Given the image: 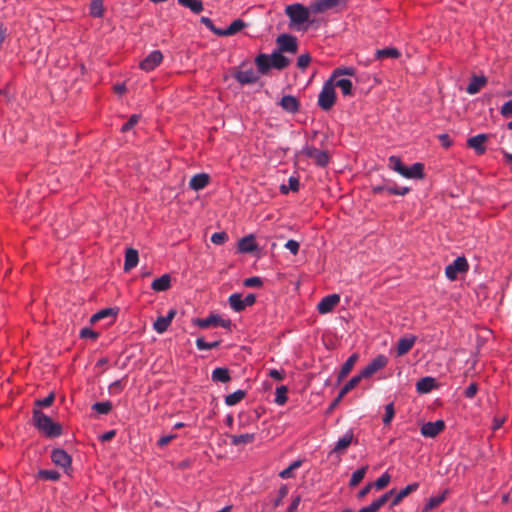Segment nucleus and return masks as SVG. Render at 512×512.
Masks as SVG:
<instances>
[{
	"label": "nucleus",
	"mask_w": 512,
	"mask_h": 512,
	"mask_svg": "<svg viewBox=\"0 0 512 512\" xmlns=\"http://www.w3.org/2000/svg\"><path fill=\"white\" fill-rule=\"evenodd\" d=\"M33 421L35 427L49 438H55L62 434V426L44 414L42 411L35 409L33 411Z\"/></svg>",
	"instance_id": "obj_1"
},
{
	"label": "nucleus",
	"mask_w": 512,
	"mask_h": 512,
	"mask_svg": "<svg viewBox=\"0 0 512 512\" xmlns=\"http://www.w3.org/2000/svg\"><path fill=\"white\" fill-rule=\"evenodd\" d=\"M285 13L290 19L289 26L291 28L301 29V25L304 23L312 24L313 20H310V14L312 10L309 7H305L300 3H294L286 6Z\"/></svg>",
	"instance_id": "obj_2"
},
{
	"label": "nucleus",
	"mask_w": 512,
	"mask_h": 512,
	"mask_svg": "<svg viewBox=\"0 0 512 512\" xmlns=\"http://www.w3.org/2000/svg\"><path fill=\"white\" fill-rule=\"evenodd\" d=\"M345 75H352V68H337L333 71L329 81L332 82L333 87L340 88L344 95H349L352 90V83L349 79L344 78Z\"/></svg>",
	"instance_id": "obj_3"
},
{
	"label": "nucleus",
	"mask_w": 512,
	"mask_h": 512,
	"mask_svg": "<svg viewBox=\"0 0 512 512\" xmlns=\"http://www.w3.org/2000/svg\"><path fill=\"white\" fill-rule=\"evenodd\" d=\"M387 358L384 355H378L368 365H366L357 376H354V387L362 380L371 377L377 371L385 367Z\"/></svg>",
	"instance_id": "obj_4"
},
{
	"label": "nucleus",
	"mask_w": 512,
	"mask_h": 512,
	"mask_svg": "<svg viewBox=\"0 0 512 512\" xmlns=\"http://www.w3.org/2000/svg\"><path fill=\"white\" fill-rule=\"evenodd\" d=\"M336 93L335 88L333 87L332 82L329 79L324 83L322 90L318 95V106L324 110L328 111L332 108L335 103Z\"/></svg>",
	"instance_id": "obj_5"
},
{
	"label": "nucleus",
	"mask_w": 512,
	"mask_h": 512,
	"mask_svg": "<svg viewBox=\"0 0 512 512\" xmlns=\"http://www.w3.org/2000/svg\"><path fill=\"white\" fill-rule=\"evenodd\" d=\"M468 269L469 264L467 259L464 256H459L451 264L446 266L445 275L449 280L455 281L459 273H466Z\"/></svg>",
	"instance_id": "obj_6"
},
{
	"label": "nucleus",
	"mask_w": 512,
	"mask_h": 512,
	"mask_svg": "<svg viewBox=\"0 0 512 512\" xmlns=\"http://www.w3.org/2000/svg\"><path fill=\"white\" fill-rule=\"evenodd\" d=\"M193 323L201 329H206L210 326H221L225 329H230L232 324L230 319H224L215 314H211L209 317L203 319H194Z\"/></svg>",
	"instance_id": "obj_7"
},
{
	"label": "nucleus",
	"mask_w": 512,
	"mask_h": 512,
	"mask_svg": "<svg viewBox=\"0 0 512 512\" xmlns=\"http://www.w3.org/2000/svg\"><path fill=\"white\" fill-rule=\"evenodd\" d=\"M301 154L312 159L316 165L325 167L329 162V154L326 151L319 150L313 146H305Z\"/></svg>",
	"instance_id": "obj_8"
},
{
	"label": "nucleus",
	"mask_w": 512,
	"mask_h": 512,
	"mask_svg": "<svg viewBox=\"0 0 512 512\" xmlns=\"http://www.w3.org/2000/svg\"><path fill=\"white\" fill-rule=\"evenodd\" d=\"M276 43L278 46V51L280 52H288V53H296L298 49L297 39L296 37L289 34H281L277 37Z\"/></svg>",
	"instance_id": "obj_9"
},
{
	"label": "nucleus",
	"mask_w": 512,
	"mask_h": 512,
	"mask_svg": "<svg viewBox=\"0 0 512 512\" xmlns=\"http://www.w3.org/2000/svg\"><path fill=\"white\" fill-rule=\"evenodd\" d=\"M347 0H316L310 4L313 14L323 13L334 7L345 5Z\"/></svg>",
	"instance_id": "obj_10"
},
{
	"label": "nucleus",
	"mask_w": 512,
	"mask_h": 512,
	"mask_svg": "<svg viewBox=\"0 0 512 512\" xmlns=\"http://www.w3.org/2000/svg\"><path fill=\"white\" fill-rule=\"evenodd\" d=\"M444 420H437L435 422L424 423L420 429L424 437L434 438L445 429Z\"/></svg>",
	"instance_id": "obj_11"
},
{
	"label": "nucleus",
	"mask_w": 512,
	"mask_h": 512,
	"mask_svg": "<svg viewBox=\"0 0 512 512\" xmlns=\"http://www.w3.org/2000/svg\"><path fill=\"white\" fill-rule=\"evenodd\" d=\"M51 460L56 466L63 468L65 471L70 468L72 461L71 456L65 450L60 448L52 451Z\"/></svg>",
	"instance_id": "obj_12"
},
{
	"label": "nucleus",
	"mask_w": 512,
	"mask_h": 512,
	"mask_svg": "<svg viewBox=\"0 0 512 512\" xmlns=\"http://www.w3.org/2000/svg\"><path fill=\"white\" fill-rule=\"evenodd\" d=\"M162 60V53L159 50H154L140 63V68L144 71L150 72L160 65Z\"/></svg>",
	"instance_id": "obj_13"
},
{
	"label": "nucleus",
	"mask_w": 512,
	"mask_h": 512,
	"mask_svg": "<svg viewBox=\"0 0 512 512\" xmlns=\"http://www.w3.org/2000/svg\"><path fill=\"white\" fill-rule=\"evenodd\" d=\"M352 443V431H348L342 438H340L335 444L333 450L330 452V456L339 458L340 455L345 453Z\"/></svg>",
	"instance_id": "obj_14"
},
{
	"label": "nucleus",
	"mask_w": 512,
	"mask_h": 512,
	"mask_svg": "<svg viewBox=\"0 0 512 512\" xmlns=\"http://www.w3.org/2000/svg\"><path fill=\"white\" fill-rule=\"evenodd\" d=\"M489 135L478 134L467 140V146L475 150L478 155H482L486 152L485 142L488 140Z\"/></svg>",
	"instance_id": "obj_15"
},
{
	"label": "nucleus",
	"mask_w": 512,
	"mask_h": 512,
	"mask_svg": "<svg viewBox=\"0 0 512 512\" xmlns=\"http://www.w3.org/2000/svg\"><path fill=\"white\" fill-rule=\"evenodd\" d=\"M340 297L338 294L328 295L318 303L317 310L320 314H326L333 310V308L338 304Z\"/></svg>",
	"instance_id": "obj_16"
},
{
	"label": "nucleus",
	"mask_w": 512,
	"mask_h": 512,
	"mask_svg": "<svg viewBox=\"0 0 512 512\" xmlns=\"http://www.w3.org/2000/svg\"><path fill=\"white\" fill-rule=\"evenodd\" d=\"M234 77L242 85L256 83L259 79V76L254 72L252 68L237 71L234 74Z\"/></svg>",
	"instance_id": "obj_17"
},
{
	"label": "nucleus",
	"mask_w": 512,
	"mask_h": 512,
	"mask_svg": "<svg viewBox=\"0 0 512 512\" xmlns=\"http://www.w3.org/2000/svg\"><path fill=\"white\" fill-rule=\"evenodd\" d=\"M279 105L283 110L288 113H296L300 109V103L298 99L292 95H285L281 98Z\"/></svg>",
	"instance_id": "obj_18"
},
{
	"label": "nucleus",
	"mask_w": 512,
	"mask_h": 512,
	"mask_svg": "<svg viewBox=\"0 0 512 512\" xmlns=\"http://www.w3.org/2000/svg\"><path fill=\"white\" fill-rule=\"evenodd\" d=\"M384 191L388 192L389 194L404 196L410 192V188L409 187H398L396 185H393V186L379 185V186H374L372 188V192L374 194H380Z\"/></svg>",
	"instance_id": "obj_19"
},
{
	"label": "nucleus",
	"mask_w": 512,
	"mask_h": 512,
	"mask_svg": "<svg viewBox=\"0 0 512 512\" xmlns=\"http://www.w3.org/2000/svg\"><path fill=\"white\" fill-rule=\"evenodd\" d=\"M402 176L409 179H423L425 177L424 164L417 162L411 167H406Z\"/></svg>",
	"instance_id": "obj_20"
},
{
	"label": "nucleus",
	"mask_w": 512,
	"mask_h": 512,
	"mask_svg": "<svg viewBox=\"0 0 512 512\" xmlns=\"http://www.w3.org/2000/svg\"><path fill=\"white\" fill-rule=\"evenodd\" d=\"M210 181V177L206 173H199L194 175L189 181V187L194 191L204 189Z\"/></svg>",
	"instance_id": "obj_21"
},
{
	"label": "nucleus",
	"mask_w": 512,
	"mask_h": 512,
	"mask_svg": "<svg viewBox=\"0 0 512 512\" xmlns=\"http://www.w3.org/2000/svg\"><path fill=\"white\" fill-rule=\"evenodd\" d=\"M416 340L417 337L414 335H411L410 337L400 338L397 343V355L403 356L407 354L414 346Z\"/></svg>",
	"instance_id": "obj_22"
},
{
	"label": "nucleus",
	"mask_w": 512,
	"mask_h": 512,
	"mask_svg": "<svg viewBox=\"0 0 512 512\" xmlns=\"http://www.w3.org/2000/svg\"><path fill=\"white\" fill-rule=\"evenodd\" d=\"M487 84V78L485 76H476L473 75L470 79V82L466 88L468 94H476L478 93L485 85Z\"/></svg>",
	"instance_id": "obj_23"
},
{
	"label": "nucleus",
	"mask_w": 512,
	"mask_h": 512,
	"mask_svg": "<svg viewBox=\"0 0 512 512\" xmlns=\"http://www.w3.org/2000/svg\"><path fill=\"white\" fill-rule=\"evenodd\" d=\"M257 249V244L253 235L241 238L238 242V250L241 253H252Z\"/></svg>",
	"instance_id": "obj_24"
},
{
	"label": "nucleus",
	"mask_w": 512,
	"mask_h": 512,
	"mask_svg": "<svg viewBox=\"0 0 512 512\" xmlns=\"http://www.w3.org/2000/svg\"><path fill=\"white\" fill-rule=\"evenodd\" d=\"M419 487V483L414 482L412 484L407 485L405 488L400 490L395 497L392 499L390 503V508L398 505L405 497H407L412 492L416 491Z\"/></svg>",
	"instance_id": "obj_25"
},
{
	"label": "nucleus",
	"mask_w": 512,
	"mask_h": 512,
	"mask_svg": "<svg viewBox=\"0 0 512 512\" xmlns=\"http://www.w3.org/2000/svg\"><path fill=\"white\" fill-rule=\"evenodd\" d=\"M437 387L436 379L433 377L421 378L416 384V390L418 393L424 394L431 392Z\"/></svg>",
	"instance_id": "obj_26"
},
{
	"label": "nucleus",
	"mask_w": 512,
	"mask_h": 512,
	"mask_svg": "<svg viewBox=\"0 0 512 512\" xmlns=\"http://www.w3.org/2000/svg\"><path fill=\"white\" fill-rule=\"evenodd\" d=\"M139 261L138 251L133 248H128L125 252L124 271H130L137 266Z\"/></svg>",
	"instance_id": "obj_27"
},
{
	"label": "nucleus",
	"mask_w": 512,
	"mask_h": 512,
	"mask_svg": "<svg viewBox=\"0 0 512 512\" xmlns=\"http://www.w3.org/2000/svg\"><path fill=\"white\" fill-rule=\"evenodd\" d=\"M171 287V276L169 274H163L161 277L155 279L151 288L156 292L167 291Z\"/></svg>",
	"instance_id": "obj_28"
},
{
	"label": "nucleus",
	"mask_w": 512,
	"mask_h": 512,
	"mask_svg": "<svg viewBox=\"0 0 512 512\" xmlns=\"http://www.w3.org/2000/svg\"><path fill=\"white\" fill-rule=\"evenodd\" d=\"M269 57L273 68L283 70L289 65V59L285 57L280 51H274L271 55H269Z\"/></svg>",
	"instance_id": "obj_29"
},
{
	"label": "nucleus",
	"mask_w": 512,
	"mask_h": 512,
	"mask_svg": "<svg viewBox=\"0 0 512 512\" xmlns=\"http://www.w3.org/2000/svg\"><path fill=\"white\" fill-rule=\"evenodd\" d=\"M255 64L258 68L259 73H261L262 75L267 74L270 68H272L269 55L263 53L259 54L255 58Z\"/></svg>",
	"instance_id": "obj_30"
},
{
	"label": "nucleus",
	"mask_w": 512,
	"mask_h": 512,
	"mask_svg": "<svg viewBox=\"0 0 512 512\" xmlns=\"http://www.w3.org/2000/svg\"><path fill=\"white\" fill-rule=\"evenodd\" d=\"M211 379L214 382L227 383L231 380L229 370L224 367H217L212 371Z\"/></svg>",
	"instance_id": "obj_31"
},
{
	"label": "nucleus",
	"mask_w": 512,
	"mask_h": 512,
	"mask_svg": "<svg viewBox=\"0 0 512 512\" xmlns=\"http://www.w3.org/2000/svg\"><path fill=\"white\" fill-rule=\"evenodd\" d=\"M229 439L231 444L234 446L246 445L252 443L255 440V434L246 433L241 435H230Z\"/></svg>",
	"instance_id": "obj_32"
},
{
	"label": "nucleus",
	"mask_w": 512,
	"mask_h": 512,
	"mask_svg": "<svg viewBox=\"0 0 512 512\" xmlns=\"http://www.w3.org/2000/svg\"><path fill=\"white\" fill-rule=\"evenodd\" d=\"M448 493V490H445L442 494L430 497L423 507V512L431 511L435 508H437L445 499L446 495Z\"/></svg>",
	"instance_id": "obj_33"
},
{
	"label": "nucleus",
	"mask_w": 512,
	"mask_h": 512,
	"mask_svg": "<svg viewBox=\"0 0 512 512\" xmlns=\"http://www.w3.org/2000/svg\"><path fill=\"white\" fill-rule=\"evenodd\" d=\"M375 56L377 59H384V58L397 59L401 56V53L397 48L388 47V48L377 50L375 53Z\"/></svg>",
	"instance_id": "obj_34"
},
{
	"label": "nucleus",
	"mask_w": 512,
	"mask_h": 512,
	"mask_svg": "<svg viewBox=\"0 0 512 512\" xmlns=\"http://www.w3.org/2000/svg\"><path fill=\"white\" fill-rule=\"evenodd\" d=\"M246 26L241 19L234 20L226 29H222V36H231L239 32Z\"/></svg>",
	"instance_id": "obj_35"
},
{
	"label": "nucleus",
	"mask_w": 512,
	"mask_h": 512,
	"mask_svg": "<svg viewBox=\"0 0 512 512\" xmlns=\"http://www.w3.org/2000/svg\"><path fill=\"white\" fill-rule=\"evenodd\" d=\"M246 396V392L244 390H237L231 394H228L225 397V404L228 406H234L242 401Z\"/></svg>",
	"instance_id": "obj_36"
},
{
	"label": "nucleus",
	"mask_w": 512,
	"mask_h": 512,
	"mask_svg": "<svg viewBox=\"0 0 512 512\" xmlns=\"http://www.w3.org/2000/svg\"><path fill=\"white\" fill-rule=\"evenodd\" d=\"M228 302L231 308L236 312H241L245 309L241 294L233 293L229 296Z\"/></svg>",
	"instance_id": "obj_37"
},
{
	"label": "nucleus",
	"mask_w": 512,
	"mask_h": 512,
	"mask_svg": "<svg viewBox=\"0 0 512 512\" xmlns=\"http://www.w3.org/2000/svg\"><path fill=\"white\" fill-rule=\"evenodd\" d=\"M302 465V460H295L292 462L286 469L282 470L279 473V476L282 479H289L294 477V471L300 468Z\"/></svg>",
	"instance_id": "obj_38"
},
{
	"label": "nucleus",
	"mask_w": 512,
	"mask_h": 512,
	"mask_svg": "<svg viewBox=\"0 0 512 512\" xmlns=\"http://www.w3.org/2000/svg\"><path fill=\"white\" fill-rule=\"evenodd\" d=\"M178 3L194 13H200L203 10V3L200 0H178Z\"/></svg>",
	"instance_id": "obj_39"
},
{
	"label": "nucleus",
	"mask_w": 512,
	"mask_h": 512,
	"mask_svg": "<svg viewBox=\"0 0 512 512\" xmlns=\"http://www.w3.org/2000/svg\"><path fill=\"white\" fill-rule=\"evenodd\" d=\"M287 393L288 388L284 385H281L276 388L275 392V403L278 405H284L287 402Z\"/></svg>",
	"instance_id": "obj_40"
},
{
	"label": "nucleus",
	"mask_w": 512,
	"mask_h": 512,
	"mask_svg": "<svg viewBox=\"0 0 512 512\" xmlns=\"http://www.w3.org/2000/svg\"><path fill=\"white\" fill-rule=\"evenodd\" d=\"M297 192L299 190V180L296 177H290L288 180V186L281 185L280 192L282 194H288L289 191Z\"/></svg>",
	"instance_id": "obj_41"
},
{
	"label": "nucleus",
	"mask_w": 512,
	"mask_h": 512,
	"mask_svg": "<svg viewBox=\"0 0 512 512\" xmlns=\"http://www.w3.org/2000/svg\"><path fill=\"white\" fill-rule=\"evenodd\" d=\"M389 166L396 172H398L400 175L403 174L406 166L402 163L400 157L398 156H390L389 157Z\"/></svg>",
	"instance_id": "obj_42"
},
{
	"label": "nucleus",
	"mask_w": 512,
	"mask_h": 512,
	"mask_svg": "<svg viewBox=\"0 0 512 512\" xmlns=\"http://www.w3.org/2000/svg\"><path fill=\"white\" fill-rule=\"evenodd\" d=\"M170 324L171 323L168 321V318H165L164 316H160L154 322L153 327L158 333L162 334L168 329Z\"/></svg>",
	"instance_id": "obj_43"
},
{
	"label": "nucleus",
	"mask_w": 512,
	"mask_h": 512,
	"mask_svg": "<svg viewBox=\"0 0 512 512\" xmlns=\"http://www.w3.org/2000/svg\"><path fill=\"white\" fill-rule=\"evenodd\" d=\"M92 409L99 414H108L112 410V403L110 401L96 402Z\"/></svg>",
	"instance_id": "obj_44"
},
{
	"label": "nucleus",
	"mask_w": 512,
	"mask_h": 512,
	"mask_svg": "<svg viewBox=\"0 0 512 512\" xmlns=\"http://www.w3.org/2000/svg\"><path fill=\"white\" fill-rule=\"evenodd\" d=\"M38 477L44 480L57 481L60 478V474L56 470H40Z\"/></svg>",
	"instance_id": "obj_45"
},
{
	"label": "nucleus",
	"mask_w": 512,
	"mask_h": 512,
	"mask_svg": "<svg viewBox=\"0 0 512 512\" xmlns=\"http://www.w3.org/2000/svg\"><path fill=\"white\" fill-rule=\"evenodd\" d=\"M90 13L94 17H101L103 14V1L92 0L90 5Z\"/></svg>",
	"instance_id": "obj_46"
},
{
	"label": "nucleus",
	"mask_w": 512,
	"mask_h": 512,
	"mask_svg": "<svg viewBox=\"0 0 512 512\" xmlns=\"http://www.w3.org/2000/svg\"><path fill=\"white\" fill-rule=\"evenodd\" d=\"M351 389H352V379L348 380L345 383V385L342 387L337 398L331 403L330 409H333L338 404V402L342 399V397L344 395H346Z\"/></svg>",
	"instance_id": "obj_47"
},
{
	"label": "nucleus",
	"mask_w": 512,
	"mask_h": 512,
	"mask_svg": "<svg viewBox=\"0 0 512 512\" xmlns=\"http://www.w3.org/2000/svg\"><path fill=\"white\" fill-rule=\"evenodd\" d=\"M394 415H395L394 404H393V402H391L385 406V414L383 417L384 425H389L391 423Z\"/></svg>",
	"instance_id": "obj_48"
},
{
	"label": "nucleus",
	"mask_w": 512,
	"mask_h": 512,
	"mask_svg": "<svg viewBox=\"0 0 512 512\" xmlns=\"http://www.w3.org/2000/svg\"><path fill=\"white\" fill-rule=\"evenodd\" d=\"M391 480V476L388 472H385L384 474H382L374 483H373V486L376 487L377 489H383L385 488L389 482Z\"/></svg>",
	"instance_id": "obj_49"
},
{
	"label": "nucleus",
	"mask_w": 512,
	"mask_h": 512,
	"mask_svg": "<svg viewBox=\"0 0 512 512\" xmlns=\"http://www.w3.org/2000/svg\"><path fill=\"white\" fill-rule=\"evenodd\" d=\"M139 119H140V115H138V114L131 115L130 118L128 119V121L122 125L121 131L127 132V131L131 130L138 123Z\"/></svg>",
	"instance_id": "obj_50"
},
{
	"label": "nucleus",
	"mask_w": 512,
	"mask_h": 512,
	"mask_svg": "<svg viewBox=\"0 0 512 512\" xmlns=\"http://www.w3.org/2000/svg\"><path fill=\"white\" fill-rule=\"evenodd\" d=\"M352 370V355L349 356L344 365L342 366V369L338 375V380H342L344 377H346L350 371Z\"/></svg>",
	"instance_id": "obj_51"
},
{
	"label": "nucleus",
	"mask_w": 512,
	"mask_h": 512,
	"mask_svg": "<svg viewBox=\"0 0 512 512\" xmlns=\"http://www.w3.org/2000/svg\"><path fill=\"white\" fill-rule=\"evenodd\" d=\"M228 240L226 232H216L211 236V242L216 245H222Z\"/></svg>",
	"instance_id": "obj_52"
},
{
	"label": "nucleus",
	"mask_w": 512,
	"mask_h": 512,
	"mask_svg": "<svg viewBox=\"0 0 512 512\" xmlns=\"http://www.w3.org/2000/svg\"><path fill=\"white\" fill-rule=\"evenodd\" d=\"M201 23H203L209 30H211L214 34L218 36H222V29L216 28L212 22V20L208 17H201Z\"/></svg>",
	"instance_id": "obj_53"
},
{
	"label": "nucleus",
	"mask_w": 512,
	"mask_h": 512,
	"mask_svg": "<svg viewBox=\"0 0 512 512\" xmlns=\"http://www.w3.org/2000/svg\"><path fill=\"white\" fill-rule=\"evenodd\" d=\"M288 494V487L286 485H282L278 490V497L274 500V507H278L282 500L287 496Z\"/></svg>",
	"instance_id": "obj_54"
},
{
	"label": "nucleus",
	"mask_w": 512,
	"mask_h": 512,
	"mask_svg": "<svg viewBox=\"0 0 512 512\" xmlns=\"http://www.w3.org/2000/svg\"><path fill=\"white\" fill-rule=\"evenodd\" d=\"M367 469H368V466L365 465V466L361 467L360 469L354 471V486L358 485L363 480Z\"/></svg>",
	"instance_id": "obj_55"
},
{
	"label": "nucleus",
	"mask_w": 512,
	"mask_h": 512,
	"mask_svg": "<svg viewBox=\"0 0 512 512\" xmlns=\"http://www.w3.org/2000/svg\"><path fill=\"white\" fill-rule=\"evenodd\" d=\"M244 286L245 287H260L262 286L263 282L260 277H250L244 280Z\"/></svg>",
	"instance_id": "obj_56"
},
{
	"label": "nucleus",
	"mask_w": 512,
	"mask_h": 512,
	"mask_svg": "<svg viewBox=\"0 0 512 512\" xmlns=\"http://www.w3.org/2000/svg\"><path fill=\"white\" fill-rule=\"evenodd\" d=\"M311 61V57L309 54H302L298 57L297 59V66L304 70L305 68H307V66L309 65Z\"/></svg>",
	"instance_id": "obj_57"
},
{
	"label": "nucleus",
	"mask_w": 512,
	"mask_h": 512,
	"mask_svg": "<svg viewBox=\"0 0 512 512\" xmlns=\"http://www.w3.org/2000/svg\"><path fill=\"white\" fill-rule=\"evenodd\" d=\"M54 399H55L54 394L50 393L45 398L36 400L35 404L40 406V407H49L50 405H52Z\"/></svg>",
	"instance_id": "obj_58"
},
{
	"label": "nucleus",
	"mask_w": 512,
	"mask_h": 512,
	"mask_svg": "<svg viewBox=\"0 0 512 512\" xmlns=\"http://www.w3.org/2000/svg\"><path fill=\"white\" fill-rule=\"evenodd\" d=\"M80 336H81V338H85V339L89 338V339L95 340L98 338L99 334L90 328H83L80 331Z\"/></svg>",
	"instance_id": "obj_59"
},
{
	"label": "nucleus",
	"mask_w": 512,
	"mask_h": 512,
	"mask_svg": "<svg viewBox=\"0 0 512 512\" xmlns=\"http://www.w3.org/2000/svg\"><path fill=\"white\" fill-rule=\"evenodd\" d=\"M438 139L441 142L442 147L445 149H449L453 145V140L446 133L440 134Z\"/></svg>",
	"instance_id": "obj_60"
},
{
	"label": "nucleus",
	"mask_w": 512,
	"mask_h": 512,
	"mask_svg": "<svg viewBox=\"0 0 512 512\" xmlns=\"http://www.w3.org/2000/svg\"><path fill=\"white\" fill-rule=\"evenodd\" d=\"M394 493H395V489H391V490L387 491L386 493H384L381 497H379L375 501L379 505V507L381 508L383 505L386 504V502L390 499V497Z\"/></svg>",
	"instance_id": "obj_61"
},
{
	"label": "nucleus",
	"mask_w": 512,
	"mask_h": 512,
	"mask_svg": "<svg viewBox=\"0 0 512 512\" xmlns=\"http://www.w3.org/2000/svg\"><path fill=\"white\" fill-rule=\"evenodd\" d=\"M500 113L503 117L506 118L512 116V100H509L503 104Z\"/></svg>",
	"instance_id": "obj_62"
},
{
	"label": "nucleus",
	"mask_w": 512,
	"mask_h": 512,
	"mask_svg": "<svg viewBox=\"0 0 512 512\" xmlns=\"http://www.w3.org/2000/svg\"><path fill=\"white\" fill-rule=\"evenodd\" d=\"M285 248L288 249L293 255H296L299 251V243L293 239L286 242Z\"/></svg>",
	"instance_id": "obj_63"
},
{
	"label": "nucleus",
	"mask_w": 512,
	"mask_h": 512,
	"mask_svg": "<svg viewBox=\"0 0 512 512\" xmlns=\"http://www.w3.org/2000/svg\"><path fill=\"white\" fill-rule=\"evenodd\" d=\"M478 391V385L476 383H471L464 391V396L467 398H473Z\"/></svg>",
	"instance_id": "obj_64"
}]
</instances>
